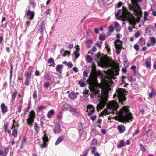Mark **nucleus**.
Masks as SVG:
<instances>
[{"mask_svg": "<svg viewBox=\"0 0 156 156\" xmlns=\"http://www.w3.org/2000/svg\"><path fill=\"white\" fill-rule=\"evenodd\" d=\"M134 48L135 50L136 51H138L139 50V47L138 44H135L134 46Z\"/></svg>", "mask_w": 156, "mask_h": 156, "instance_id": "obj_50", "label": "nucleus"}, {"mask_svg": "<svg viewBox=\"0 0 156 156\" xmlns=\"http://www.w3.org/2000/svg\"><path fill=\"white\" fill-rule=\"evenodd\" d=\"M30 4L32 5V6L33 8H34L35 6V4L34 3V0H30Z\"/></svg>", "mask_w": 156, "mask_h": 156, "instance_id": "obj_45", "label": "nucleus"}, {"mask_svg": "<svg viewBox=\"0 0 156 156\" xmlns=\"http://www.w3.org/2000/svg\"><path fill=\"white\" fill-rule=\"evenodd\" d=\"M53 131L55 133H58L61 132L60 126L59 124H57L53 129Z\"/></svg>", "mask_w": 156, "mask_h": 156, "instance_id": "obj_10", "label": "nucleus"}, {"mask_svg": "<svg viewBox=\"0 0 156 156\" xmlns=\"http://www.w3.org/2000/svg\"><path fill=\"white\" fill-rule=\"evenodd\" d=\"M122 5V2H119L117 4V8H119V7H120Z\"/></svg>", "mask_w": 156, "mask_h": 156, "instance_id": "obj_63", "label": "nucleus"}, {"mask_svg": "<svg viewBox=\"0 0 156 156\" xmlns=\"http://www.w3.org/2000/svg\"><path fill=\"white\" fill-rule=\"evenodd\" d=\"M79 84L81 87H83L86 85L84 82L82 81V80L79 82Z\"/></svg>", "mask_w": 156, "mask_h": 156, "instance_id": "obj_37", "label": "nucleus"}, {"mask_svg": "<svg viewBox=\"0 0 156 156\" xmlns=\"http://www.w3.org/2000/svg\"><path fill=\"white\" fill-rule=\"evenodd\" d=\"M45 22L44 21L42 22L41 24V28L39 30V31L42 34L43 32L44 31L45 29Z\"/></svg>", "mask_w": 156, "mask_h": 156, "instance_id": "obj_17", "label": "nucleus"}, {"mask_svg": "<svg viewBox=\"0 0 156 156\" xmlns=\"http://www.w3.org/2000/svg\"><path fill=\"white\" fill-rule=\"evenodd\" d=\"M115 48L117 49H121L122 46V42L119 39L115 40L114 41Z\"/></svg>", "mask_w": 156, "mask_h": 156, "instance_id": "obj_8", "label": "nucleus"}, {"mask_svg": "<svg viewBox=\"0 0 156 156\" xmlns=\"http://www.w3.org/2000/svg\"><path fill=\"white\" fill-rule=\"evenodd\" d=\"M35 13L34 11H32L28 8V10L26 12V14L25 15V17H27V18L30 20L33 19Z\"/></svg>", "mask_w": 156, "mask_h": 156, "instance_id": "obj_7", "label": "nucleus"}, {"mask_svg": "<svg viewBox=\"0 0 156 156\" xmlns=\"http://www.w3.org/2000/svg\"><path fill=\"white\" fill-rule=\"evenodd\" d=\"M97 143V140L96 139H94L92 140V144H95Z\"/></svg>", "mask_w": 156, "mask_h": 156, "instance_id": "obj_58", "label": "nucleus"}, {"mask_svg": "<svg viewBox=\"0 0 156 156\" xmlns=\"http://www.w3.org/2000/svg\"><path fill=\"white\" fill-rule=\"evenodd\" d=\"M51 12V9H47L46 10L45 13H46L47 14H49Z\"/></svg>", "mask_w": 156, "mask_h": 156, "instance_id": "obj_54", "label": "nucleus"}, {"mask_svg": "<svg viewBox=\"0 0 156 156\" xmlns=\"http://www.w3.org/2000/svg\"><path fill=\"white\" fill-rule=\"evenodd\" d=\"M30 22L29 21H27L26 22H25V26L26 27V28H27V27H28L29 26L30 24Z\"/></svg>", "mask_w": 156, "mask_h": 156, "instance_id": "obj_41", "label": "nucleus"}, {"mask_svg": "<svg viewBox=\"0 0 156 156\" xmlns=\"http://www.w3.org/2000/svg\"><path fill=\"white\" fill-rule=\"evenodd\" d=\"M33 98L35 99L37 97V91L35 90L33 94Z\"/></svg>", "mask_w": 156, "mask_h": 156, "instance_id": "obj_49", "label": "nucleus"}, {"mask_svg": "<svg viewBox=\"0 0 156 156\" xmlns=\"http://www.w3.org/2000/svg\"><path fill=\"white\" fill-rule=\"evenodd\" d=\"M30 80H27V79H26V80L25 81V83H24L25 85H26L27 86H28L30 84L29 82Z\"/></svg>", "mask_w": 156, "mask_h": 156, "instance_id": "obj_42", "label": "nucleus"}, {"mask_svg": "<svg viewBox=\"0 0 156 156\" xmlns=\"http://www.w3.org/2000/svg\"><path fill=\"white\" fill-rule=\"evenodd\" d=\"M2 111L3 113H5L7 111V107L4 103H2L1 105Z\"/></svg>", "mask_w": 156, "mask_h": 156, "instance_id": "obj_15", "label": "nucleus"}, {"mask_svg": "<svg viewBox=\"0 0 156 156\" xmlns=\"http://www.w3.org/2000/svg\"><path fill=\"white\" fill-rule=\"evenodd\" d=\"M122 16L124 20H126L130 22L135 21V18L134 16L125 9H123Z\"/></svg>", "mask_w": 156, "mask_h": 156, "instance_id": "obj_5", "label": "nucleus"}, {"mask_svg": "<svg viewBox=\"0 0 156 156\" xmlns=\"http://www.w3.org/2000/svg\"><path fill=\"white\" fill-rule=\"evenodd\" d=\"M67 66H68L69 67L71 68V67H72V66H73V64H72L71 63H67Z\"/></svg>", "mask_w": 156, "mask_h": 156, "instance_id": "obj_64", "label": "nucleus"}, {"mask_svg": "<svg viewBox=\"0 0 156 156\" xmlns=\"http://www.w3.org/2000/svg\"><path fill=\"white\" fill-rule=\"evenodd\" d=\"M48 62L50 64L49 66H54L55 64L54 62V61L53 58H50L48 60Z\"/></svg>", "mask_w": 156, "mask_h": 156, "instance_id": "obj_16", "label": "nucleus"}, {"mask_svg": "<svg viewBox=\"0 0 156 156\" xmlns=\"http://www.w3.org/2000/svg\"><path fill=\"white\" fill-rule=\"evenodd\" d=\"M54 111L53 110H50L48 113L47 116L48 118H50L53 115Z\"/></svg>", "mask_w": 156, "mask_h": 156, "instance_id": "obj_28", "label": "nucleus"}, {"mask_svg": "<svg viewBox=\"0 0 156 156\" xmlns=\"http://www.w3.org/2000/svg\"><path fill=\"white\" fill-rule=\"evenodd\" d=\"M45 77L47 80H51V78L49 76L48 74H47L45 75Z\"/></svg>", "mask_w": 156, "mask_h": 156, "instance_id": "obj_51", "label": "nucleus"}, {"mask_svg": "<svg viewBox=\"0 0 156 156\" xmlns=\"http://www.w3.org/2000/svg\"><path fill=\"white\" fill-rule=\"evenodd\" d=\"M78 94V93H75L74 92H71L69 94V97L71 99L74 100L77 98V96Z\"/></svg>", "mask_w": 156, "mask_h": 156, "instance_id": "obj_13", "label": "nucleus"}, {"mask_svg": "<svg viewBox=\"0 0 156 156\" xmlns=\"http://www.w3.org/2000/svg\"><path fill=\"white\" fill-rule=\"evenodd\" d=\"M76 51L74 53L75 57L76 58H77L80 55L79 51V47L78 45H77L76 47Z\"/></svg>", "mask_w": 156, "mask_h": 156, "instance_id": "obj_19", "label": "nucleus"}, {"mask_svg": "<svg viewBox=\"0 0 156 156\" xmlns=\"http://www.w3.org/2000/svg\"><path fill=\"white\" fill-rule=\"evenodd\" d=\"M63 68L62 65H58L56 68V71L58 72H60Z\"/></svg>", "mask_w": 156, "mask_h": 156, "instance_id": "obj_26", "label": "nucleus"}, {"mask_svg": "<svg viewBox=\"0 0 156 156\" xmlns=\"http://www.w3.org/2000/svg\"><path fill=\"white\" fill-rule=\"evenodd\" d=\"M114 28L117 32H119L121 29V27L116 22H114Z\"/></svg>", "mask_w": 156, "mask_h": 156, "instance_id": "obj_18", "label": "nucleus"}, {"mask_svg": "<svg viewBox=\"0 0 156 156\" xmlns=\"http://www.w3.org/2000/svg\"><path fill=\"white\" fill-rule=\"evenodd\" d=\"M69 108L70 111L71 112H74L75 115L77 116H80V112L79 111H77L74 107L72 106L69 105Z\"/></svg>", "mask_w": 156, "mask_h": 156, "instance_id": "obj_9", "label": "nucleus"}, {"mask_svg": "<svg viewBox=\"0 0 156 156\" xmlns=\"http://www.w3.org/2000/svg\"><path fill=\"white\" fill-rule=\"evenodd\" d=\"M69 105L67 103H64L62 107V110L64 111L67 109L69 107Z\"/></svg>", "mask_w": 156, "mask_h": 156, "instance_id": "obj_24", "label": "nucleus"}, {"mask_svg": "<svg viewBox=\"0 0 156 156\" xmlns=\"http://www.w3.org/2000/svg\"><path fill=\"white\" fill-rule=\"evenodd\" d=\"M120 120L122 122H128L129 121H132L133 117L132 114L129 112L128 107H123L119 112Z\"/></svg>", "mask_w": 156, "mask_h": 156, "instance_id": "obj_2", "label": "nucleus"}, {"mask_svg": "<svg viewBox=\"0 0 156 156\" xmlns=\"http://www.w3.org/2000/svg\"><path fill=\"white\" fill-rule=\"evenodd\" d=\"M49 86V83L48 82L45 83L44 84V87L46 88H47Z\"/></svg>", "mask_w": 156, "mask_h": 156, "instance_id": "obj_57", "label": "nucleus"}, {"mask_svg": "<svg viewBox=\"0 0 156 156\" xmlns=\"http://www.w3.org/2000/svg\"><path fill=\"white\" fill-rule=\"evenodd\" d=\"M155 92L154 90H152L151 92L149 94V97L150 98H148L150 99V98H152V97L154 96H155Z\"/></svg>", "mask_w": 156, "mask_h": 156, "instance_id": "obj_31", "label": "nucleus"}, {"mask_svg": "<svg viewBox=\"0 0 156 156\" xmlns=\"http://www.w3.org/2000/svg\"><path fill=\"white\" fill-rule=\"evenodd\" d=\"M140 149L143 152H145L146 150V147L144 146H143L141 144H140Z\"/></svg>", "mask_w": 156, "mask_h": 156, "instance_id": "obj_36", "label": "nucleus"}, {"mask_svg": "<svg viewBox=\"0 0 156 156\" xmlns=\"http://www.w3.org/2000/svg\"><path fill=\"white\" fill-rule=\"evenodd\" d=\"M97 74L96 67L94 65H93L92 68V75L87 81V82H88V83L89 85V88L92 92L90 96L91 98H93L94 95L96 96L97 94L102 95L101 101L97 106V109L98 110L99 109H102L106 105L107 108L102 112L103 115H105L110 113H116L118 107L117 102L114 101H110L107 104L108 98V93L110 89L111 85L113 83L112 80L115 79V78L113 75L110 76L109 77L106 78L103 86L101 87L97 83Z\"/></svg>", "mask_w": 156, "mask_h": 156, "instance_id": "obj_1", "label": "nucleus"}, {"mask_svg": "<svg viewBox=\"0 0 156 156\" xmlns=\"http://www.w3.org/2000/svg\"><path fill=\"white\" fill-rule=\"evenodd\" d=\"M125 146V143L123 140H121L119 143L117 147L118 148H120Z\"/></svg>", "mask_w": 156, "mask_h": 156, "instance_id": "obj_25", "label": "nucleus"}, {"mask_svg": "<svg viewBox=\"0 0 156 156\" xmlns=\"http://www.w3.org/2000/svg\"><path fill=\"white\" fill-rule=\"evenodd\" d=\"M46 108V107L45 106H39L38 108V109L40 110H41L43 109H45Z\"/></svg>", "mask_w": 156, "mask_h": 156, "instance_id": "obj_55", "label": "nucleus"}, {"mask_svg": "<svg viewBox=\"0 0 156 156\" xmlns=\"http://www.w3.org/2000/svg\"><path fill=\"white\" fill-rule=\"evenodd\" d=\"M96 45L99 48H101L102 47L101 43H97L96 44Z\"/></svg>", "mask_w": 156, "mask_h": 156, "instance_id": "obj_61", "label": "nucleus"}, {"mask_svg": "<svg viewBox=\"0 0 156 156\" xmlns=\"http://www.w3.org/2000/svg\"><path fill=\"white\" fill-rule=\"evenodd\" d=\"M43 133H44V135L42 137V140L43 142H47L48 141V136L46 135V131H44Z\"/></svg>", "mask_w": 156, "mask_h": 156, "instance_id": "obj_21", "label": "nucleus"}, {"mask_svg": "<svg viewBox=\"0 0 156 156\" xmlns=\"http://www.w3.org/2000/svg\"><path fill=\"white\" fill-rule=\"evenodd\" d=\"M27 142V140L25 138H24V140L22 142V144L21 148H22V147H23L25 145Z\"/></svg>", "mask_w": 156, "mask_h": 156, "instance_id": "obj_38", "label": "nucleus"}, {"mask_svg": "<svg viewBox=\"0 0 156 156\" xmlns=\"http://www.w3.org/2000/svg\"><path fill=\"white\" fill-rule=\"evenodd\" d=\"M109 31L110 32H112L114 31V28L111 25L109 27Z\"/></svg>", "mask_w": 156, "mask_h": 156, "instance_id": "obj_46", "label": "nucleus"}, {"mask_svg": "<svg viewBox=\"0 0 156 156\" xmlns=\"http://www.w3.org/2000/svg\"><path fill=\"white\" fill-rule=\"evenodd\" d=\"M142 0H131L132 3L133 5L128 4V9L130 10H133L136 14L139 13L140 11V8L136 2H141Z\"/></svg>", "mask_w": 156, "mask_h": 156, "instance_id": "obj_4", "label": "nucleus"}, {"mask_svg": "<svg viewBox=\"0 0 156 156\" xmlns=\"http://www.w3.org/2000/svg\"><path fill=\"white\" fill-rule=\"evenodd\" d=\"M75 72H77L78 71V69L76 67H73L72 69Z\"/></svg>", "mask_w": 156, "mask_h": 156, "instance_id": "obj_56", "label": "nucleus"}, {"mask_svg": "<svg viewBox=\"0 0 156 156\" xmlns=\"http://www.w3.org/2000/svg\"><path fill=\"white\" fill-rule=\"evenodd\" d=\"M124 64L125 67H128L129 66L128 62L126 60H124Z\"/></svg>", "mask_w": 156, "mask_h": 156, "instance_id": "obj_44", "label": "nucleus"}, {"mask_svg": "<svg viewBox=\"0 0 156 156\" xmlns=\"http://www.w3.org/2000/svg\"><path fill=\"white\" fill-rule=\"evenodd\" d=\"M87 61L88 63H90L92 60V57L89 55H87L86 56Z\"/></svg>", "mask_w": 156, "mask_h": 156, "instance_id": "obj_32", "label": "nucleus"}, {"mask_svg": "<svg viewBox=\"0 0 156 156\" xmlns=\"http://www.w3.org/2000/svg\"><path fill=\"white\" fill-rule=\"evenodd\" d=\"M35 116V113L34 111H31L30 112L28 118L27 119V124L30 126L33 125Z\"/></svg>", "mask_w": 156, "mask_h": 156, "instance_id": "obj_6", "label": "nucleus"}, {"mask_svg": "<svg viewBox=\"0 0 156 156\" xmlns=\"http://www.w3.org/2000/svg\"><path fill=\"white\" fill-rule=\"evenodd\" d=\"M4 128H5V132H7V128H8V125L7 123H5L4 125Z\"/></svg>", "mask_w": 156, "mask_h": 156, "instance_id": "obj_52", "label": "nucleus"}, {"mask_svg": "<svg viewBox=\"0 0 156 156\" xmlns=\"http://www.w3.org/2000/svg\"><path fill=\"white\" fill-rule=\"evenodd\" d=\"M32 72V71L31 70H29L27 71L25 75L26 79L30 80L31 77Z\"/></svg>", "mask_w": 156, "mask_h": 156, "instance_id": "obj_11", "label": "nucleus"}, {"mask_svg": "<svg viewBox=\"0 0 156 156\" xmlns=\"http://www.w3.org/2000/svg\"><path fill=\"white\" fill-rule=\"evenodd\" d=\"M145 65L146 66L149 68H150L151 66V61L150 58H147L146 60Z\"/></svg>", "mask_w": 156, "mask_h": 156, "instance_id": "obj_20", "label": "nucleus"}, {"mask_svg": "<svg viewBox=\"0 0 156 156\" xmlns=\"http://www.w3.org/2000/svg\"><path fill=\"white\" fill-rule=\"evenodd\" d=\"M117 129L120 133H122L125 130L124 126L122 125L118 126Z\"/></svg>", "mask_w": 156, "mask_h": 156, "instance_id": "obj_14", "label": "nucleus"}, {"mask_svg": "<svg viewBox=\"0 0 156 156\" xmlns=\"http://www.w3.org/2000/svg\"><path fill=\"white\" fill-rule=\"evenodd\" d=\"M99 39L101 40H104L105 39V38L104 36L101 35L99 37Z\"/></svg>", "mask_w": 156, "mask_h": 156, "instance_id": "obj_48", "label": "nucleus"}, {"mask_svg": "<svg viewBox=\"0 0 156 156\" xmlns=\"http://www.w3.org/2000/svg\"><path fill=\"white\" fill-rule=\"evenodd\" d=\"M91 153L92 154H94L95 153L96 149L95 147H92L91 148Z\"/></svg>", "mask_w": 156, "mask_h": 156, "instance_id": "obj_39", "label": "nucleus"}, {"mask_svg": "<svg viewBox=\"0 0 156 156\" xmlns=\"http://www.w3.org/2000/svg\"><path fill=\"white\" fill-rule=\"evenodd\" d=\"M47 146L46 142H43L42 145L41 146V147L42 148H45Z\"/></svg>", "mask_w": 156, "mask_h": 156, "instance_id": "obj_43", "label": "nucleus"}, {"mask_svg": "<svg viewBox=\"0 0 156 156\" xmlns=\"http://www.w3.org/2000/svg\"><path fill=\"white\" fill-rule=\"evenodd\" d=\"M17 92L16 91H15L12 94V101H14L15 98L17 96Z\"/></svg>", "mask_w": 156, "mask_h": 156, "instance_id": "obj_30", "label": "nucleus"}, {"mask_svg": "<svg viewBox=\"0 0 156 156\" xmlns=\"http://www.w3.org/2000/svg\"><path fill=\"white\" fill-rule=\"evenodd\" d=\"M60 54L63 56H66V53L69 54V51H64V49H62L60 52Z\"/></svg>", "mask_w": 156, "mask_h": 156, "instance_id": "obj_29", "label": "nucleus"}, {"mask_svg": "<svg viewBox=\"0 0 156 156\" xmlns=\"http://www.w3.org/2000/svg\"><path fill=\"white\" fill-rule=\"evenodd\" d=\"M121 12V9H119L117 11V12L115 14V16L117 18L119 17V14Z\"/></svg>", "mask_w": 156, "mask_h": 156, "instance_id": "obj_40", "label": "nucleus"}, {"mask_svg": "<svg viewBox=\"0 0 156 156\" xmlns=\"http://www.w3.org/2000/svg\"><path fill=\"white\" fill-rule=\"evenodd\" d=\"M127 92L122 88H118L116 90V92L114 94L113 98L115 100L117 99L119 102L124 101L126 99L125 95L127 94Z\"/></svg>", "mask_w": 156, "mask_h": 156, "instance_id": "obj_3", "label": "nucleus"}, {"mask_svg": "<svg viewBox=\"0 0 156 156\" xmlns=\"http://www.w3.org/2000/svg\"><path fill=\"white\" fill-rule=\"evenodd\" d=\"M91 119L93 121L95 120L96 118V115H94L93 116H91L90 117Z\"/></svg>", "mask_w": 156, "mask_h": 156, "instance_id": "obj_62", "label": "nucleus"}, {"mask_svg": "<svg viewBox=\"0 0 156 156\" xmlns=\"http://www.w3.org/2000/svg\"><path fill=\"white\" fill-rule=\"evenodd\" d=\"M88 150H85L83 154L81 155L80 156H86L88 153Z\"/></svg>", "mask_w": 156, "mask_h": 156, "instance_id": "obj_53", "label": "nucleus"}, {"mask_svg": "<svg viewBox=\"0 0 156 156\" xmlns=\"http://www.w3.org/2000/svg\"><path fill=\"white\" fill-rule=\"evenodd\" d=\"M34 129L36 133L38 134L39 132L40 127L39 125L36 123H34Z\"/></svg>", "mask_w": 156, "mask_h": 156, "instance_id": "obj_23", "label": "nucleus"}, {"mask_svg": "<svg viewBox=\"0 0 156 156\" xmlns=\"http://www.w3.org/2000/svg\"><path fill=\"white\" fill-rule=\"evenodd\" d=\"M13 128H15V126L14 125H13L11 129H12ZM17 130L15 129H14L12 131V135L13 136H14L15 137H16L17 136Z\"/></svg>", "mask_w": 156, "mask_h": 156, "instance_id": "obj_27", "label": "nucleus"}, {"mask_svg": "<svg viewBox=\"0 0 156 156\" xmlns=\"http://www.w3.org/2000/svg\"><path fill=\"white\" fill-rule=\"evenodd\" d=\"M150 39L151 42L152 43L153 45H154L156 42L155 39L154 37H150Z\"/></svg>", "mask_w": 156, "mask_h": 156, "instance_id": "obj_35", "label": "nucleus"}, {"mask_svg": "<svg viewBox=\"0 0 156 156\" xmlns=\"http://www.w3.org/2000/svg\"><path fill=\"white\" fill-rule=\"evenodd\" d=\"M153 132L150 129L149 131L147 132L146 133L147 134V136L148 137H150L152 134Z\"/></svg>", "mask_w": 156, "mask_h": 156, "instance_id": "obj_34", "label": "nucleus"}, {"mask_svg": "<svg viewBox=\"0 0 156 156\" xmlns=\"http://www.w3.org/2000/svg\"><path fill=\"white\" fill-rule=\"evenodd\" d=\"M9 152V149L8 148H5L4 151V153L6 154L7 155V154Z\"/></svg>", "mask_w": 156, "mask_h": 156, "instance_id": "obj_59", "label": "nucleus"}, {"mask_svg": "<svg viewBox=\"0 0 156 156\" xmlns=\"http://www.w3.org/2000/svg\"><path fill=\"white\" fill-rule=\"evenodd\" d=\"M79 134H80L81 135L82 133V131L81 129V127L82 126V124L81 122H80L79 124Z\"/></svg>", "mask_w": 156, "mask_h": 156, "instance_id": "obj_33", "label": "nucleus"}, {"mask_svg": "<svg viewBox=\"0 0 156 156\" xmlns=\"http://www.w3.org/2000/svg\"><path fill=\"white\" fill-rule=\"evenodd\" d=\"M140 35L139 32H137L135 34L134 37L136 38H138Z\"/></svg>", "mask_w": 156, "mask_h": 156, "instance_id": "obj_47", "label": "nucleus"}, {"mask_svg": "<svg viewBox=\"0 0 156 156\" xmlns=\"http://www.w3.org/2000/svg\"><path fill=\"white\" fill-rule=\"evenodd\" d=\"M87 75H88V73L86 71H84L83 73V75L84 76L87 77Z\"/></svg>", "mask_w": 156, "mask_h": 156, "instance_id": "obj_60", "label": "nucleus"}, {"mask_svg": "<svg viewBox=\"0 0 156 156\" xmlns=\"http://www.w3.org/2000/svg\"><path fill=\"white\" fill-rule=\"evenodd\" d=\"M87 108L90 110V111L88 113V115L90 116L94 112L95 109L92 105H88Z\"/></svg>", "mask_w": 156, "mask_h": 156, "instance_id": "obj_12", "label": "nucleus"}, {"mask_svg": "<svg viewBox=\"0 0 156 156\" xmlns=\"http://www.w3.org/2000/svg\"><path fill=\"white\" fill-rule=\"evenodd\" d=\"M64 139V137L63 136H60L57 140L56 142L55 143V145H57L59 144L61 142H62Z\"/></svg>", "mask_w": 156, "mask_h": 156, "instance_id": "obj_22", "label": "nucleus"}]
</instances>
